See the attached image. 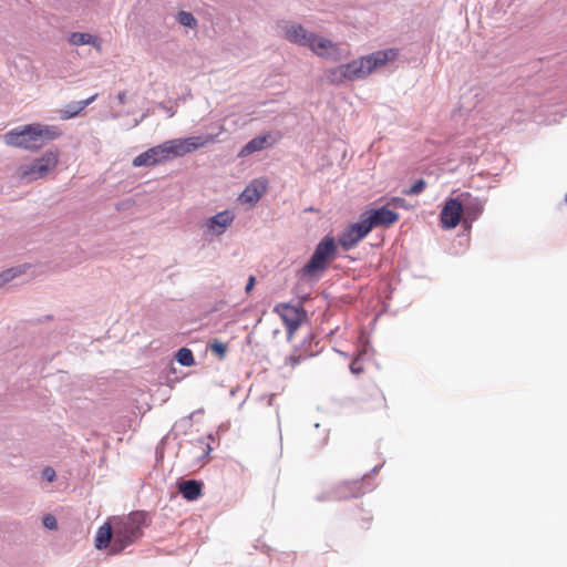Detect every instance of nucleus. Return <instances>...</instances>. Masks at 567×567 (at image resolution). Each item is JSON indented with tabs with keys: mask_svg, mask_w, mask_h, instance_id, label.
I'll return each mask as SVG.
<instances>
[{
	"mask_svg": "<svg viewBox=\"0 0 567 567\" xmlns=\"http://www.w3.org/2000/svg\"><path fill=\"white\" fill-rule=\"evenodd\" d=\"M311 34L300 24H290L285 28V38L301 45L308 47Z\"/></svg>",
	"mask_w": 567,
	"mask_h": 567,
	"instance_id": "aec40b11",
	"label": "nucleus"
},
{
	"mask_svg": "<svg viewBox=\"0 0 567 567\" xmlns=\"http://www.w3.org/2000/svg\"><path fill=\"white\" fill-rule=\"evenodd\" d=\"M235 216L230 210H224L206 221L207 229L213 234H223L233 223Z\"/></svg>",
	"mask_w": 567,
	"mask_h": 567,
	"instance_id": "f3484780",
	"label": "nucleus"
},
{
	"mask_svg": "<svg viewBox=\"0 0 567 567\" xmlns=\"http://www.w3.org/2000/svg\"><path fill=\"white\" fill-rule=\"evenodd\" d=\"M147 514L142 511H135L122 517H113L114 539L110 549L111 554L121 553L141 538Z\"/></svg>",
	"mask_w": 567,
	"mask_h": 567,
	"instance_id": "f03ea898",
	"label": "nucleus"
},
{
	"mask_svg": "<svg viewBox=\"0 0 567 567\" xmlns=\"http://www.w3.org/2000/svg\"><path fill=\"white\" fill-rule=\"evenodd\" d=\"M274 312L284 321L289 341L292 340L296 331L307 320V312L301 306L282 302L275 306Z\"/></svg>",
	"mask_w": 567,
	"mask_h": 567,
	"instance_id": "39448f33",
	"label": "nucleus"
},
{
	"mask_svg": "<svg viewBox=\"0 0 567 567\" xmlns=\"http://www.w3.org/2000/svg\"><path fill=\"white\" fill-rule=\"evenodd\" d=\"M337 251L336 241L332 237H326L316 247L310 260L305 265L303 275L313 277L323 271L330 259Z\"/></svg>",
	"mask_w": 567,
	"mask_h": 567,
	"instance_id": "20e7f679",
	"label": "nucleus"
},
{
	"mask_svg": "<svg viewBox=\"0 0 567 567\" xmlns=\"http://www.w3.org/2000/svg\"><path fill=\"white\" fill-rule=\"evenodd\" d=\"M463 204L464 221L476 219L483 212V203L470 193H462L457 197Z\"/></svg>",
	"mask_w": 567,
	"mask_h": 567,
	"instance_id": "4468645a",
	"label": "nucleus"
},
{
	"mask_svg": "<svg viewBox=\"0 0 567 567\" xmlns=\"http://www.w3.org/2000/svg\"><path fill=\"white\" fill-rule=\"evenodd\" d=\"M267 190L266 179L252 181L241 193L240 199L244 203L255 204L257 203Z\"/></svg>",
	"mask_w": 567,
	"mask_h": 567,
	"instance_id": "dca6fc26",
	"label": "nucleus"
},
{
	"mask_svg": "<svg viewBox=\"0 0 567 567\" xmlns=\"http://www.w3.org/2000/svg\"><path fill=\"white\" fill-rule=\"evenodd\" d=\"M43 525L49 529H56L58 528V522L54 516L47 515L43 518Z\"/></svg>",
	"mask_w": 567,
	"mask_h": 567,
	"instance_id": "2f4dec72",
	"label": "nucleus"
},
{
	"mask_svg": "<svg viewBox=\"0 0 567 567\" xmlns=\"http://www.w3.org/2000/svg\"><path fill=\"white\" fill-rule=\"evenodd\" d=\"M24 270L21 267L18 268H11L2 271L0 274V287L6 285L7 282L14 279L17 276L21 275Z\"/></svg>",
	"mask_w": 567,
	"mask_h": 567,
	"instance_id": "bb28decb",
	"label": "nucleus"
},
{
	"mask_svg": "<svg viewBox=\"0 0 567 567\" xmlns=\"http://www.w3.org/2000/svg\"><path fill=\"white\" fill-rule=\"evenodd\" d=\"M61 134L60 128L55 125L34 123L13 128L7 132L3 137L9 146L37 151L48 142L60 137Z\"/></svg>",
	"mask_w": 567,
	"mask_h": 567,
	"instance_id": "f257e3e1",
	"label": "nucleus"
},
{
	"mask_svg": "<svg viewBox=\"0 0 567 567\" xmlns=\"http://www.w3.org/2000/svg\"><path fill=\"white\" fill-rule=\"evenodd\" d=\"M59 161L60 152L50 150L34 158L31 163L20 165L17 168L16 175L20 181L27 183L43 179L56 168Z\"/></svg>",
	"mask_w": 567,
	"mask_h": 567,
	"instance_id": "7ed1b4c3",
	"label": "nucleus"
},
{
	"mask_svg": "<svg viewBox=\"0 0 567 567\" xmlns=\"http://www.w3.org/2000/svg\"><path fill=\"white\" fill-rule=\"evenodd\" d=\"M55 471L52 467H45L42 471V477L47 480L48 482H53L55 480Z\"/></svg>",
	"mask_w": 567,
	"mask_h": 567,
	"instance_id": "473e14b6",
	"label": "nucleus"
},
{
	"mask_svg": "<svg viewBox=\"0 0 567 567\" xmlns=\"http://www.w3.org/2000/svg\"><path fill=\"white\" fill-rule=\"evenodd\" d=\"M178 22L185 27L194 28L197 24L196 19L190 12L181 11L177 18Z\"/></svg>",
	"mask_w": 567,
	"mask_h": 567,
	"instance_id": "cd10ccee",
	"label": "nucleus"
},
{
	"mask_svg": "<svg viewBox=\"0 0 567 567\" xmlns=\"http://www.w3.org/2000/svg\"><path fill=\"white\" fill-rule=\"evenodd\" d=\"M209 349L213 353H215L219 359H224L227 353V346L218 340H214L209 343Z\"/></svg>",
	"mask_w": 567,
	"mask_h": 567,
	"instance_id": "c85d7f7f",
	"label": "nucleus"
},
{
	"mask_svg": "<svg viewBox=\"0 0 567 567\" xmlns=\"http://www.w3.org/2000/svg\"><path fill=\"white\" fill-rule=\"evenodd\" d=\"M255 282H256L255 277H254V276H250V277L248 278V282H247L246 288H245V291H246L247 293H249V292L252 290V288H254V286H255Z\"/></svg>",
	"mask_w": 567,
	"mask_h": 567,
	"instance_id": "f704fd0d",
	"label": "nucleus"
},
{
	"mask_svg": "<svg viewBox=\"0 0 567 567\" xmlns=\"http://www.w3.org/2000/svg\"><path fill=\"white\" fill-rule=\"evenodd\" d=\"M198 443L200 444V449L204 452V456H207L209 454V452L212 451V447L209 446V444L204 443L203 441H198Z\"/></svg>",
	"mask_w": 567,
	"mask_h": 567,
	"instance_id": "c9c22d12",
	"label": "nucleus"
},
{
	"mask_svg": "<svg viewBox=\"0 0 567 567\" xmlns=\"http://www.w3.org/2000/svg\"><path fill=\"white\" fill-rule=\"evenodd\" d=\"M113 539H114V523H113V518H112L99 527L96 535H95V547L97 549H105L109 546L112 548Z\"/></svg>",
	"mask_w": 567,
	"mask_h": 567,
	"instance_id": "a211bd4d",
	"label": "nucleus"
},
{
	"mask_svg": "<svg viewBox=\"0 0 567 567\" xmlns=\"http://www.w3.org/2000/svg\"><path fill=\"white\" fill-rule=\"evenodd\" d=\"M350 370L353 374H360L364 371V368L362 365V362H361V359H360V355H358L357 358H354L350 364Z\"/></svg>",
	"mask_w": 567,
	"mask_h": 567,
	"instance_id": "7c9ffc66",
	"label": "nucleus"
},
{
	"mask_svg": "<svg viewBox=\"0 0 567 567\" xmlns=\"http://www.w3.org/2000/svg\"><path fill=\"white\" fill-rule=\"evenodd\" d=\"M203 484L195 480L183 481L178 484V491L187 501H196L202 495Z\"/></svg>",
	"mask_w": 567,
	"mask_h": 567,
	"instance_id": "4be33fe9",
	"label": "nucleus"
},
{
	"mask_svg": "<svg viewBox=\"0 0 567 567\" xmlns=\"http://www.w3.org/2000/svg\"><path fill=\"white\" fill-rule=\"evenodd\" d=\"M361 402L363 408L369 411L380 410L386 406L385 396L377 385L364 389Z\"/></svg>",
	"mask_w": 567,
	"mask_h": 567,
	"instance_id": "ddd939ff",
	"label": "nucleus"
},
{
	"mask_svg": "<svg viewBox=\"0 0 567 567\" xmlns=\"http://www.w3.org/2000/svg\"><path fill=\"white\" fill-rule=\"evenodd\" d=\"M69 42L72 45H84V44H91L97 50L101 49V40L97 37H94L86 32H73L69 37Z\"/></svg>",
	"mask_w": 567,
	"mask_h": 567,
	"instance_id": "b1692460",
	"label": "nucleus"
},
{
	"mask_svg": "<svg viewBox=\"0 0 567 567\" xmlns=\"http://www.w3.org/2000/svg\"><path fill=\"white\" fill-rule=\"evenodd\" d=\"M326 78H327V81L330 83V84H342L347 81V75H346V72H344V69H343V64L342 65H339V66H336V68H332V69H329L327 72H326Z\"/></svg>",
	"mask_w": 567,
	"mask_h": 567,
	"instance_id": "393cba45",
	"label": "nucleus"
},
{
	"mask_svg": "<svg viewBox=\"0 0 567 567\" xmlns=\"http://www.w3.org/2000/svg\"><path fill=\"white\" fill-rule=\"evenodd\" d=\"M308 47L319 56L338 59V45L329 39L320 38L312 33Z\"/></svg>",
	"mask_w": 567,
	"mask_h": 567,
	"instance_id": "9b49d317",
	"label": "nucleus"
},
{
	"mask_svg": "<svg viewBox=\"0 0 567 567\" xmlns=\"http://www.w3.org/2000/svg\"><path fill=\"white\" fill-rule=\"evenodd\" d=\"M214 141L215 136L213 135L192 136L166 141L163 143V146L167 151L168 159H171L172 157H179L192 153Z\"/></svg>",
	"mask_w": 567,
	"mask_h": 567,
	"instance_id": "423d86ee",
	"label": "nucleus"
},
{
	"mask_svg": "<svg viewBox=\"0 0 567 567\" xmlns=\"http://www.w3.org/2000/svg\"><path fill=\"white\" fill-rule=\"evenodd\" d=\"M176 360L185 367H190L195 363L193 352L188 348H182L176 353Z\"/></svg>",
	"mask_w": 567,
	"mask_h": 567,
	"instance_id": "a878e982",
	"label": "nucleus"
},
{
	"mask_svg": "<svg viewBox=\"0 0 567 567\" xmlns=\"http://www.w3.org/2000/svg\"><path fill=\"white\" fill-rule=\"evenodd\" d=\"M301 359V355L291 354L286 358V364L290 365L291 368H295L300 363Z\"/></svg>",
	"mask_w": 567,
	"mask_h": 567,
	"instance_id": "72a5a7b5",
	"label": "nucleus"
},
{
	"mask_svg": "<svg viewBox=\"0 0 567 567\" xmlns=\"http://www.w3.org/2000/svg\"><path fill=\"white\" fill-rule=\"evenodd\" d=\"M365 489L363 487V481L362 480H354V481H346L341 483L337 487V493L339 497H358L362 494H364Z\"/></svg>",
	"mask_w": 567,
	"mask_h": 567,
	"instance_id": "412c9836",
	"label": "nucleus"
},
{
	"mask_svg": "<svg viewBox=\"0 0 567 567\" xmlns=\"http://www.w3.org/2000/svg\"><path fill=\"white\" fill-rule=\"evenodd\" d=\"M370 229L363 221V219L359 223L350 225L339 237V244L344 250H349L354 247L360 240H362L368 234Z\"/></svg>",
	"mask_w": 567,
	"mask_h": 567,
	"instance_id": "6e6552de",
	"label": "nucleus"
},
{
	"mask_svg": "<svg viewBox=\"0 0 567 567\" xmlns=\"http://www.w3.org/2000/svg\"><path fill=\"white\" fill-rule=\"evenodd\" d=\"M463 216V204L458 198H449L443 206L440 221L443 229L455 228Z\"/></svg>",
	"mask_w": 567,
	"mask_h": 567,
	"instance_id": "0eeeda50",
	"label": "nucleus"
},
{
	"mask_svg": "<svg viewBox=\"0 0 567 567\" xmlns=\"http://www.w3.org/2000/svg\"><path fill=\"white\" fill-rule=\"evenodd\" d=\"M280 138L278 135L277 137H274L271 133H267L264 135H258L254 137L251 141H249L239 152V156L245 157L248 156L255 152L261 151L266 147H269L277 143V141Z\"/></svg>",
	"mask_w": 567,
	"mask_h": 567,
	"instance_id": "2eb2a0df",
	"label": "nucleus"
},
{
	"mask_svg": "<svg viewBox=\"0 0 567 567\" xmlns=\"http://www.w3.org/2000/svg\"><path fill=\"white\" fill-rule=\"evenodd\" d=\"M398 220L399 214L396 212L389 209L388 207L373 209L370 212L369 216L363 219L370 231L374 227H388L390 225L395 224Z\"/></svg>",
	"mask_w": 567,
	"mask_h": 567,
	"instance_id": "1a4fd4ad",
	"label": "nucleus"
},
{
	"mask_svg": "<svg viewBox=\"0 0 567 567\" xmlns=\"http://www.w3.org/2000/svg\"><path fill=\"white\" fill-rule=\"evenodd\" d=\"M97 94H94L86 100L69 104L65 109L61 110L60 117L62 120H69L75 117L80 114L87 105H90L93 101H95Z\"/></svg>",
	"mask_w": 567,
	"mask_h": 567,
	"instance_id": "5701e85b",
	"label": "nucleus"
},
{
	"mask_svg": "<svg viewBox=\"0 0 567 567\" xmlns=\"http://www.w3.org/2000/svg\"><path fill=\"white\" fill-rule=\"evenodd\" d=\"M566 203H567V194H566Z\"/></svg>",
	"mask_w": 567,
	"mask_h": 567,
	"instance_id": "4c0bfd02",
	"label": "nucleus"
},
{
	"mask_svg": "<svg viewBox=\"0 0 567 567\" xmlns=\"http://www.w3.org/2000/svg\"><path fill=\"white\" fill-rule=\"evenodd\" d=\"M363 56L351 61L350 63L343 64V69L347 75V81H354L363 79L369 75V68H367Z\"/></svg>",
	"mask_w": 567,
	"mask_h": 567,
	"instance_id": "6ab92c4d",
	"label": "nucleus"
},
{
	"mask_svg": "<svg viewBox=\"0 0 567 567\" xmlns=\"http://www.w3.org/2000/svg\"><path fill=\"white\" fill-rule=\"evenodd\" d=\"M398 55L399 50L391 48L373 52L369 55L363 56V59L364 62H367V68L370 69L369 74H371L375 69L384 66L388 62L395 60Z\"/></svg>",
	"mask_w": 567,
	"mask_h": 567,
	"instance_id": "f8f14e48",
	"label": "nucleus"
},
{
	"mask_svg": "<svg viewBox=\"0 0 567 567\" xmlns=\"http://www.w3.org/2000/svg\"><path fill=\"white\" fill-rule=\"evenodd\" d=\"M425 186H426L425 181L424 179H419V181H416L411 186V188L408 192H405V194H408V195H417V194H420L421 192L424 190Z\"/></svg>",
	"mask_w": 567,
	"mask_h": 567,
	"instance_id": "c756f323",
	"label": "nucleus"
},
{
	"mask_svg": "<svg viewBox=\"0 0 567 567\" xmlns=\"http://www.w3.org/2000/svg\"><path fill=\"white\" fill-rule=\"evenodd\" d=\"M166 161H168L167 151L164 148L163 144H159L137 155L133 159V166H153Z\"/></svg>",
	"mask_w": 567,
	"mask_h": 567,
	"instance_id": "9d476101",
	"label": "nucleus"
},
{
	"mask_svg": "<svg viewBox=\"0 0 567 567\" xmlns=\"http://www.w3.org/2000/svg\"><path fill=\"white\" fill-rule=\"evenodd\" d=\"M117 100H118V102H120L121 104H125V102H126V93H125V92H120V93L117 94Z\"/></svg>",
	"mask_w": 567,
	"mask_h": 567,
	"instance_id": "e433bc0d",
	"label": "nucleus"
}]
</instances>
